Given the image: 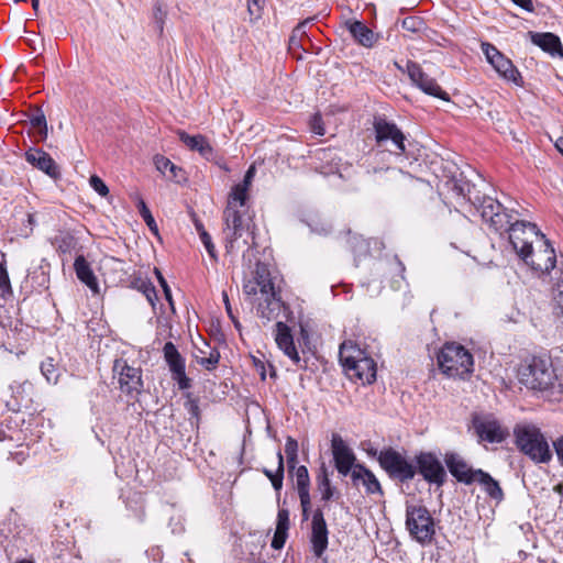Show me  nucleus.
I'll list each match as a JSON object with an SVG mask.
<instances>
[{
  "mask_svg": "<svg viewBox=\"0 0 563 563\" xmlns=\"http://www.w3.org/2000/svg\"><path fill=\"white\" fill-rule=\"evenodd\" d=\"M518 376L522 385L548 400L560 401L563 398V383L550 357L533 356L527 360L520 366Z\"/></svg>",
  "mask_w": 563,
  "mask_h": 563,
  "instance_id": "obj_1",
  "label": "nucleus"
},
{
  "mask_svg": "<svg viewBox=\"0 0 563 563\" xmlns=\"http://www.w3.org/2000/svg\"><path fill=\"white\" fill-rule=\"evenodd\" d=\"M518 449L537 463H547L552 459L549 443L541 430L532 423H520L514 429Z\"/></svg>",
  "mask_w": 563,
  "mask_h": 563,
  "instance_id": "obj_2",
  "label": "nucleus"
},
{
  "mask_svg": "<svg viewBox=\"0 0 563 563\" xmlns=\"http://www.w3.org/2000/svg\"><path fill=\"white\" fill-rule=\"evenodd\" d=\"M437 360L441 372L449 377H464L473 372V355L459 343H445Z\"/></svg>",
  "mask_w": 563,
  "mask_h": 563,
  "instance_id": "obj_3",
  "label": "nucleus"
},
{
  "mask_svg": "<svg viewBox=\"0 0 563 563\" xmlns=\"http://www.w3.org/2000/svg\"><path fill=\"white\" fill-rule=\"evenodd\" d=\"M340 361L351 378L360 380L362 384H372L376 379V363L365 354V352L355 346H345L340 349Z\"/></svg>",
  "mask_w": 563,
  "mask_h": 563,
  "instance_id": "obj_4",
  "label": "nucleus"
},
{
  "mask_svg": "<svg viewBox=\"0 0 563 563\" xmlns=\"http://www.w3.org/2000/svg\"><path fill=\"white\" fill-rule=\"evenodd\" d=\"M406 527L410 537L421 545L431 544L434 540V519L424 506L407 505Z\"/></svg>",
  "mask_w": 563,
  "mask_h": 563,
  "instance_id": "obj_5",
  "label": "nucleus"
},
{
  "mask_svg": "<svg viewBox=\"0 0 563 563\" xmlns=\"http://www.w3.org/2000/svg\"><path fill=\"white\" fill-rule=\"evenodd\" d=\"M375 142L379 147H387L388 152L401 156L406 153V136L396 123L384 117H375L373 121Z\"/></svg>",
  "mask_w": 563,
  "mask_h": 563,
  "instance_id": "obj_6",
  "label": "nucleus"
},
{
  "mask_svg": "<svg viewBox=\"0 0 563 563\" xmlns=\"http://www.w3.org/2000/svg\"><path fill=\"white\" fill-rule=\"evenodd\" d=\"M505 232H509V242L520 258L527 257L529 250L533 249V243H540L541 235H544L534 223L518 220L510 221Z\"/></svg>",
  "mask_w": 563,
  "mask_h": 563,
  "instance_id": "obj_7",
  "label": "nucleus"
},
{
  "mask_svg": "<svg viewBox=\"0 0 563 563\" xmlns=\"http://www.w3.org/2000/svg\"><path fill=\"white\" fill-rule=\"evenodd\" d=\"M223 218L225 223V250L230 254L238 253L242 249L240 239L250 229V219L245 218L234 206H227Z\"/></svg>",
  "mask_w": 563,
  "mask_h": 563,
  "instance_id": "obj_8",
  "label": "nucleus"
},
{
  "mask_svg": "<svg viewBox=\"0 0 563 563\" xmlns=\"http://www.w3.org/2000/svg\"><path fill=\"white\" fill-rule=\"evenodd\" d=\"M377 460L391 478L402 483L412 479L417 473L416 466L391 448L380 451Z\"/></svg>",
  "mask_w": 563,
  "mask_h": 563,
  "instance_id": "obj_9",
  "label": "nucleus"
},
{
  "mask_svg": "<svg viewBox=\"0 0 563 563\" xmlns=\"http://www.w3.org/2000/svg\"><path fill=\"white\" fill-rule=\"evenodd\" d=\"M477 209L481 212L482 219L488 223L494 231L500 233L507 230L516 212L514 209L509 210L504 208L498 200L492 197H484Z\"/></svg>",
  "mask_w": 563,
  "mask_h": 563,
  "instance_id": "obj_10",
  "label": "nucleus"
},
{
  "mask_svg": "<svg viewBox=\"0 0 563 563\" xmlns=\"http://www.w3.org/2000/svg\"><path fill=\"white\" fill-rule=\"evenodd\" d=\"M406 73L411 84L426 95L439 98L443 101L450 100L449 93L440 87L434 78L426 74L418 63L407 60Z\"/></svg>",
  "mask_w": 563,
  "mask_h": 563,
  "instance_id": "obj_11",
  "label": "nucleus"
},
{
  "mask_svg": "<svg viewBox=\"0 0 563 563\" xmlns=\"http://www.w3.org/2000/svg\"><path fill=\"white\" fill-rule=\"evenodd\" d=\"M521 260L534 272L549 274L555 267L556 255L550 241L545 239V235H541L538 250L536 251L534 247L529 250L527 257H521Z\"/></svg>",
  "mask_w": 563,
  "mask_h": 563,
  "instance_id": "obj_12",
  "label": "nucleus"
},
{
  "mask_svg": "<svg viewBox=\"0 0 563 563\" xmlns=\"http://www.w3.org/2000/svg\"><path fill=\"white\" fill-rule=\"evenodd\" d=\"M113 373L118 375L122 393L131 396L141 394L143 389L141 368L129 365L123 358H117L113 363Z\"/></svg>",
  "mask_w": 563,
  "mask_h": 563,
  "instance_id": "obj_13",
  "label": "nucleus"
},
{
  "mask_svg": "<svg viewBox=\"0 0 563 563\" xmlns=\"http://www.w3.org/2000/svg\"><path fill=\"white\" fill-rule=\"evenodd\" d=\"M473 428L479 440L489 443L503 442L508 432L501 427L499 421L488 413H475L472 419Z\"/></svg>",
  "mask_w": 563,
  "mask_h": 563,
  "instance_id": "obj_14",
  "label": "nucleus"
},
{
  "mask_svg": "<svg viewBox=\"0 0 563 563\" xmlns=\"http://www.w3.org/2000/svg\"><path fill=\"white\" fill-rule=\"evenodd\" d=\"M482 51L487 62L503 78L516 85H520L521 75L509 58L489 43H482Z\"/></svg>",
  "mask_w": 563,
  "mask_h": 563,
  "instance_id": "obj_15",
  "label": "nucleus"
},
{
  "mask_svg": "<svg viewBox=\"0 0 563 563\" xmlns=\"http://www.w3.org/2000/svg\"><path fill=\"white\" fill-rule=\"evenodd\" d=\"M164 358L172 373V378L178 385L181 390L191 387V380L186 375V363L185 358L180 355L177 347L173 342H166L163 347Z\"/></svg>",
  "mask_w": 563,
  "mask_h": 563,
  "instance_id": "obj_16",
  "label": "nucleus"
},
{
  "mask_svg": "<svg viewBox=\"0 0 563 563\" xmlns=\"http://www.w3.org/2000/svg\"><path fill=\"white\" fill-rule=\"evenodd\" d=\"M417 465L419 473L427 482L439 486L444 483L446 477L445 470L432 453L422 452L417 455Z\"/></svg>",
  "mask_w": 563,
  "mask_h": 563,
  "instance_id": "obj_17",
  "label": "nucleus"
},
{
  "mask_svg": "<svg viewBox=\"0 0 563 563\" xmlns=\"http://www.w3.org/2000/svg\"><path fill=\"white\" fill-rule=\"evenodd\" d=\"M329 531L323 512L320 508L316 509L311 521L310 542L312 552L317 558H321L328 548Z\"/></svg>",
  "mask_w": 563,
  "mask_h": 563,
  "instance_id": "obj_18",
  "label": "nucleus"
},
{
  "mask_svg": "<svg viewBox=\"0 0 563 563\" xmlns=\"http://www.w3.org/2000/svg\"><path fill=\"white\" fill-rule=\"evenodd\" d=\"M331 449L338 472L346 476L354 464L355 455L344 440L336 433L332 434Z\"/></svg>",
  "mask_w": 563,
  "mask_h": 563,
  "instance_id": "obj_19",
  "label": "nucleus"
},
{
  "mask_svg": "<svg viewBox=\"0 0 563 563\" xmlns=\"http://www.w3.org/2000/svg\"><path fill=\"white\" fill-rule=\"evenodd\" d=\"M25 161L53 179L60 177V170L52 156L41 148L32 147L24 154Z\"/></svg>",
  "mask_w": 563,
  "mask_h": 563,
  "instance_id": "obj_20",
  "label": "nucleus"
},
{
  "mask_svg": "<svg viewBox=\"0 0 563 563\" xmlns=\"http://www.w3.org/2000/svg\"><path fill=\"white\" fill-rule=\"evenodd\" d=\"M445 463L449 472L453 477L456 478L457 482L464 483L466 485L475 483V478L477 477V470L472 468L460 455L453 453L448 454L445 457Z\"/></svg>",
  "mask_w": 563,
  "mask_h": 563,
  "instance_id": "obj_21",
  "label": "nucleus"
},
{
  "mask_svg": "<svg viewBox=\"0 0 563 563\" xmlns=\"http://www.w3.org/2000/svg\"><path fill=\"white\" fill-rule=\"evenodd\" d=\"M275 341L278 347L287 355L295 364L300 362L299 353L295 346L290 328L283 321H277Z\"/></svg>",
  "mask_w": 563,
  "mask_h": 563,
  "instance_id": "obj_22",
  "label": "nucleus"
},
{
  "mask_svg": "<svg viewBox=\"0 0 563 563\" xmlns=\"http://www.w3.org/2000/svg\"><path fill=\"white\" fill-rule=\"evenodd\" d=\"M531 42L539 46L543 52L552 55L563 57V46L558 35L547 32L538 33L530 31L528 33Z\"/></svg>",
  "mask_w": 563,
  "mask_h": 563,
  "instance_id": "obj_23",
  "label": "nucleus"
},
{
  "mask_svg": "<svg viewBox=\"0 0 563 563\" xmlns=\"http://www.w3.org/2000/svg\"><path fill=\"white\" fill-rule=\"evenodd\" d=\"M345 26L352 37L364 47H373L378 40V35L361 21L349 20L345 22Z\"/></svg>",
  "mask_w": 563,
  "mask_h": 563,
  "instance_id": "obj_24",
  "label": "nucleus"
},
{
  "mask_svg": "<svg viewBox=\"0 0 563 563\" xmlns=\"http://www.w3.org/2000/svg\"><path fill=\"white\" fill-rule=\"evenodd\" d=\"M177 135L189 150L197 151L202 157L209 159L213 156V148L206 136L189 135L183 130H178Z\"/></svg>",
  "mask_w": 563,
  "mask_h": 563,
  "instance_id": "obj_25",
  "label": "nucleus"
},
{
  "mask_svg": "<svg viewBox=\"0 0 563 563\" xmlns=\"http://www.w3.org/2000/svg\"><path fill=\"white\" fill-rule=\"evenodd\" d=\"M74 269L77 278L84 283L93 294H99V284L90 264L82 255L75 258Z\"/></svg>",
  "mask_w": 563,
  "mask_h": 563,
  "instance_id": "obj_26",
  "label": "nucleus"
},
{
  "mask_svg": "<svg viewBox=\"0 0 563 563\" xmlns=\"http://www.w3.org/2000/svg\"><path fill=\"white\" fill-rule=\"evenodd\" d=\"M351 476L354 484H357L358 481H362V484L365 486L366 493H382V487L376 476L363 465H356L352 471Z\"/></svg>",
  "mask_w": 563,
  "mask_h": 563,
  "instance_id": "obj_27",
  "label": "nucleus"
},
{
  "mask_svg": "<svg viewBox=\"0 0 563 563\" xmlns=\"http://www.w3.org/2000/svg\"><path fill=\"white\" fill-rule=\"evenodd\" d=\"M475 483H478L485 493L496 503H500L504 499V492L499 483L483 470H477Z\"/></svg>",
  "mask_w": 563,
  "mask_h": 563,
  "instance_id": "obj_28",
  "label": "nucleus"
},
{
  "mask_svg": "<svg viewBox=\"0 0 563 563\" xmlns=\"http://www.w3.org/2000/svg\"><path fill=\"white\" fill-rule=\"evenodd\" d=\"M316 484L319 493L321 494V500L329 501L335 496L336 489L331 484L330 472L324 463H322L318 470Z\"/></svg>",
  "mask_w": 563,
  "mask_h": 563,
  "instance_id": "obj_29",
  "label": "nucleus"
},
{
  "mask_svg": "<svg viewBox=\"0 0 563 563\" xmlns=\"http://www.w3.org/2000/svg\"><path fill=\"white\" fill-rule=\"evenodd\" d=\"M257 279L258 291L262 294L264 299L280 297L279 291L276 290L273 279L271 278L269 271L264 264H257Z\"/></svg>",
  "mask_w": 563,
  "mask_h": 563,
  "instance_id": "obj_30",
  "label": "nucleus"
},
{
  "mask_svg": "<svg viewBox=\"0 0 563 563\" xmlns=\"http://www.w3.org/2000/svg\"><path fill=\"white\" fill-rule=\"evenodd\" d=\"M284 307L285 305L280 297H271L269 299H264V302L260 303L258 313L266 322H271L278 318Z\"/></svg>",
  "mask_w": 563,
  "mask_h": 563,
  "instance_id": "obj_31",
  "label": "nucleus"
},
{
  "mask_svg": "<svg viewBox=\"0 0 563 563\" xmlns=\"http://www.w3.org/2000/svg\"><path fill=\"white\" fill-rule=\"evenodd\" d=\"M154 163L158 172L163 175L167 176L170 179L180 180V175L183 174V169L175 165L170 159L165 156L156 155L154 157Z\"/></svg>",
  "mask_w": 563,
  "mask_h": 563,
  "instance_id": "obj_32",
  "label": "nucleus"
},
{
  "mask_svg": "<svg viewBox=\"0 0 563 563\" xmlns=\"http://www.w3.org/2000/svg\"><path fill=\"white\" fill-rule=\"evenodd\" d=\"M132 288L141 291L147 299V301L155 307V300L157 299L156 289L153 283L147 278L135 277L131 282Z\"/></svg>",
  "mask_w": 563,
  "mask_h": 563,
  "instance_id": "obj_33",
  "label": "nucleus"
},
{
  "mask_svg": "<svg viewBox=\"0 0 563 563\" xmlns=\"http://www.w3.org/2000/svg\"><path fill=\"white\" fill-rule=\"evenodd\" d=\"M295 479H296V488L298 496L299 495H310V477L308 468L303 465L298 466L294 471Z\"/></svg>",
  "mask_w": 563,
  "mask_h": 563,
  "instance_id": "obj_34",
  "label": "nucleus"
},
{
  "mask_svg": "<svg viewBox=\"0 0 563 563\" xmlns=\"http://www.w3.org/2000/svg\"><path fill=\"white\" fill-rule=\"evenodd\" d=\"M41 372L48 383L56 384L58 382L59 369L53 363L52 358L42 362Z\"/></svg>",
  "mask_w": 563,
  "mask_h": 563,
  "instance_id": "obj_35",
  "label": "nucleus"
},
{
  "mask_svg": "<svg viewBox=\"0 0 563 563\" xmlns=\"http://www.w3.org/2000/svg\"><path fill=\"white\" fill-rule=\"evenodd\" d=\"M137 209H139L140 216L143 218V220L145 221V223L150 228V230L154 233H157L158 228L155 222V219L152 216L150 209L147 208L145 201L142 198H140L137 201Z\"/></svg>",
  "mask_w": 563,
  "mask_h": 563,
  "instance_id": "obj_36",
  "label": "nucleus"
},
{
  "mask_svg": "<svg viewBox=\"0 0 563 563\" xmlns=\"http://www.w3.org/2000/svg\"><path fill=\"white\" fill-rule=\"evenodd\" d=\"M247 192L244 189H241L239 186H233L232 190L228 198V205L227 206H234L236 208L238 206L243 207L245 205V201L247 199Z\"/></svg>",
  "mask_w": 563,
  "mask_h": 563,
  "instance_id": "obj_37",
  "label": "nucleus"
},
{
  "mask_svg": "<svg viewBox=\"0 0 563 563\" xmlns=\"http://www.w3.org/2000/svg\"><path fill=\"white\" fill-rule=\"evenodd\" d=\"M219 360H220V353L216 349L211 350V352L209 353L208 356H201V357L197 356L198 364H200L207 371L214 369L219 363Z\"/></svg>",
  "mask_w": 563,
  "mask_h": 563,
  "instance_id": "obj_38",
  "label": "nucleus"
},
{
  "mask_svg": "<svg viewBox=\"0 0 563 563\" xmlns=\"http://www.w3.org/2000/svg\"><path fill=\"white\" fill-rule=\"evenodd\" d=\"M31 125L40 130L43 137L47 136V122L43 111L37 110L30 119Z\"/></svg>",
  "mask_w": 563,
  "mask_h": 563,
  "instance_id": "obj_39",
  "label": "nucleus"
},
{
  "mask_svg": "<svg viewBox=\"0 0 563 563\" xmlns=\"http://www.w3.org/2000/svg\"><path fill=\"white\" fill-rule=\"evenodd\" d=\"M263 0H247V12L251 22L257 21L262 18Z\"/></svg>",
  "mask_w": 563,
  "mask_h": 563,
  "instance_id": "obj_40",
  "label": "nucleus"
},
{
  "mask_svg": "<svg viewBox=\"0 0 563 563\" xmlns=\"http://www.w3.org/2000/svg\"><path fill=\"white\" fill-rule=\"evenodd\" d=\"M89 184L91 188L98 192L101 197H107L109 195V188L106 183L97 175H92L89 178Z\"/></svg>",
  "mask_w": 563,
  "mask_h": 563,
  "instance_id": "obj_41",
  "label": "nucleus"
},
{
  "mask_svg": "<svg viewBox=\"0 0 563 563\" xmlns=\"http://www.w3.org/2000/svg\"><path fill=\"white\" fill-rule=\"evenodd\" d=\"M153 19H154V22H155L159 33L162 34L163 30H164L165 19H166V12L162 9V5L159 2H156L154 5Z\"/></svg>",
  "mask_w": 563,
  "mask_h": 563,
  "instance_id": "obj_42",
  "label": "nucleus"
},
{
  "mask_svg": "<svg viewBox=\"0 0 563 563\" xmlns=\"http://www.w3.org/2000/svg\"><path fill=\"white\" fill-rule=\"evenodd\" d=\"M401 26L407 31L416 33L422 27V21L417 16H407L402 20Z\"/></svg>",
  "mask_w": 563,
  "mask_h": 563,
  "instance_id": "obj_43",
  "label": "nucleus"
},
{
  "mask_svg": "<svg viewBox=\"0 0 563 563\" xmlns=\"http://www.w3.org/2000/svg\"><path fill=\"white\" fill-rule=\"evenodd\" d=\"M289 529V511L280 508L277 514L276 530L287 532Z\"/></svg>",
  "mask_w": 563,
  "mask_h": 563,
  "instance_id": "obj_44",
  "label": "nucleus"
},
{
  "mask_svg": "<svg viewBox=\"0 0 563 563\" xmlns=\"http://www.w3.org/2000/svg\"><path fill=\"white\" fill-rule=\"evenodd\" d=\"M243 291L246 296H255L258 292L257 268L254 277L243 284Z\"/></svg>",
  "mask_w": 563,
  "mask_h": 563,
  "instance_id": "obj_45",
  "label": "nucleus"
},
{
  "mask_svg": "<svg viewBox=\"0 0 563 563\" xmlns=\"http://www.w3.org/2000/svg\"><path fill=\"white\" fill-rule=\"evenodd\" d=\"M0 289L3 295L12 292L9 274L2 264H0Z\"/></svg>",
  "mask_w": 563,
  "mask_h": 563,
  "instance_id": "obj_46",
  "label": "nucleus"
},
{
  "mask_svg": "<svg viewBox=\"0 0 563 563\" xmlns=\"http://www.w3.org/2000/svg\"><path fill=\"white\" fill-rule=\"evenodd\" d=\"M310 129L317 135H324L325 130L323 126L322 118L319 113H316L310 120Z\"/></svg>",
  "mask_w": 563,
  "mask_h": 563,
  "instance_id": "obj_47",
  "label": "nucleus"
},
{
  "mask_svg": "<svg viewBox=\"0 0 563 563\" xmlns=\"http://www.w3.org/2000/svg\"><path fill=\"white\" fill-rule=\"evenodd\" d=\"M200 240L201 242L203 243L208 254L212 257V258H217L216 256V247H214V244L212 243V240H211V236L208 232H206L205 230H202L200 232Z\"/></svg>",
  "mask_w": 563,
  "mask_h": 563,
  "instance_id": "obj_48",
  "label": "nucleus"
},
{
  "mask_svg": "<svg viewBox=\"0 0 563 563\" xmlns=\"http://www.w3.org/2000/svg\"><path fill=\"white\" fill-rule=\"evenodd\" d=\"M284 467L282 466L279 470H277V477L276 478H272V486L276 493V497H277V501H279V497H280V490L283 488V484H284Z\"/></svg>",
  "mask_w": 563,
  "mask_h": 563,
  "instance_id": "obj_49",
  "label": "nucleus"
},
{
  "mask_svg": "<svg viewBox=\"0 0 563 563\" xmlns=\"http://www.w3.org/2000/svg\"><path fill=\"white\" fill-rule=\"evenodd\" d=\"M300 506L302 510V519L308 520L309 512L311 508V497L310 495H299Z\"/></svg>",
  "mask_w": 563,
  "mask_h": 563,
  "instance_id": "obj_50",
  "label": "nucleus"
},
{
  "mask_svg": "<svg viewBox=\"0 0 563 563\" xmlns=\"http://www.w3.org/2000/svg\"><path fill=\"white\" fill-rule=\"evenodd\" d=\"M287 538V532L275 530L273 540H272V548L279 550L284 547Z\"/></svg>",
  "mask_w": 563,
  "mask_h": 563,
  "instance_id": "obj_51",
  "label": "nucleus"
},
{
  "mask_svg": "<svg viewBox=\"0 0 563 563\" xmlns=\"http://www.w3.org/2000/svg\"><path fill=\"white\" fill-rule=\"evenodd\" d=\"M222 298H223L225 311H227L229 318L232 320V322L234 323L235 328L239 329L240 328V322L236 319L235 314L233 313V310H232V307H231V303H230V299H229V296H228L227 291H222Z\"/></svg>",
  "mask_w": 563,
  "mask_h": 563,
  "instance_id": "obj_52",
  "label": "nucleus"
},
{
  "mask_svg": "<svg viewBox=\"0 0 563 563\" xmlns=\"http://www.w3.org/2000/svg\"><path fill=\"white\" fill-rule=\"evenodd\" d=\"M285 454L286 456H296L298 455V442L291 437L286 439L285 443Z\"/></svg>",
  "mask_w": 563,
  "mask_h": 563,
  "instance_id": "obj_53",
  "label": "nucleus"
},
{
  "mask_svg": "<svg viewBox=\"0 0 563 563\" xmlns=\"http://www.w3.org/2000/svg\"><path fill=\"white\" fill-rule=\"evenodd\" d=\"M159 285L163 288L165 299L168 301L170 308L174 310V301H173V297H172V290L166 282V279L164 278V276H159Z\"/></svg>",
  "mask_w": 563,
  "mask_h": 563,
  "instance_id": "obj_54",
  "label": "nucleus"
},
{
  "mask_svg": "<svg viewBox=\"0 0 563 563\" xmlns=\"http://www.w3.org/2000/svg\"><path fill=\"white\" fill-rule=\"evenodd\" d=\"M553 448L555 450L558 460L563 465V435L553 441Z\"/></svg>",
  "mask_w": 563,
  "mask_h": 563,
  "instance_id": "obj_55",
  "label": "nucleus"
},
{
  "mask_svg": "<svg viewBox=\"0 0 563 563\" xmlns=\"http://www.w3.org/2000/svg\"><path fill=\"white\" fill-rule=\"evenodd\" d=\"M316 156L320 161L333 159L334 152L330 148H320L316 151Z\"/></svg>",
  "mask_w": 563,
  "mask_h": 563,
  "instance_id": "obj_56",
  "label": "nucleus"
},
{
  "mask_svg": "<svg viewBox=\"0 0 563 563\" xmlns=\"http://www.w3.org/2000/svg\"><path fill=\"white\" fill-rule=\"evenodd\" d=\"M516 5L522 8L527 12H533L534 5L532 0H511Z\"/></svg>",
  "mask_w": 563,
  "mask_h": 563,
  "instance_id": "obj_57",
  "label": "nucleus"
},
{
  "mask_svg": "<svg viewBox=\"0 0 563 563\" xmlns=\"http://www.w3.org/2000/svg\"><path fill=\"white\" fill-rule=\"evenodd\" d=\"M253 363H254V366H255L256 371L258 372L261 378L264 380L266 378V371H265L264 362L261 361L260 358L253 357Z\"/></svg>",
  "mask_w": 563,
  "mask_h": 563,
  "instance_id": "obj_58",
  "label": "nucleus"
},
{
  "mask_svg": "<svg viewBox=\"0 0 563 563\" xmlns=\"http://www.w3.org/2000/svg\"><path fill=\"white\" fill-rule=\"evenodd\" d=\"M308 22H309V20H306V21L299 23L295 27V30L292 32L291 40H294V37H296V36H301V35H303L306 33V25L308 24Z\"/></svg>",
  "mask_w": 563,
  "mask_h": 563,
  "instance_id": "obj_59",
  "label": "nucleus"
},
{
  "mask_svg": "<svg viewBox=\"0 0 563 563\" xmlns=\"http://www.w3.org/2000/svg\"><path fill=\"white\" fill-rule=\"evenodd\" d=\"M286 459H287L288 471L291 473V472H294L297 468L298 455H296V456H286Z\"/></svg>",
  "mask_w": 563,
  "mask_h": 563,
  "instance_id": "obj_60",
  "label": "nucleus"
},
{
  "mask_svg": "<svg viewBox=\"0 0 563 563\" xmlns=\"http://www.w3.org/2000/svg\"><path fill=\"white\" fill-rule=\"evenodd\" d=\"M561 323L563 324V294L558 295V312Z\"/></svg>",
  "mask_w": 563,
  "mask_h": 563,
  "instance_id": "obj_61",
  "label": "nucleus"
},
{
  "mask_svg": "<svg viewBox=\"0 0 563 563\" xmlns=\"http://www.w3.org/2000/svg\"><path fill=\"white\" fill-rule=\"evenodd\" d=\"M561 323L563 324V294L558 295V312Z\"/></svg>",
  "mask_w": 563,
  "mask_h": 563,
  "instance_id": "obj_62",
  "label": "nucleus"
},
{
  "mask_svg": "<svg viewBox=\"0 0 563 563\" xmlns=\"http://www.w3.org/2000/svg\"><path fill=\"white\" fill-rule=\"evenodd\" d=\"M255 173H256V169H255V166L252 165L249 167V169L246 170L245 175H244V178L250 180L251 183L253 181L254 177H255Z\"/></svg>",
  "mask_w": 563,
  "mask_h": 563,
  "instance_id": "obj_63",
  "label": "nucleus"
},
{
  "mask_svg": "<svg viewBox=\"0 0 563 563\" xmlns=\"http://www.w3.org/2000/svg\"><path fill=\"white\" fill-rule=\"evenodd\" d=\"M262 473L272 482V478H276L277 477V470L275 472L264 467L262 470Z\"/></svg>",
  "mask_w": 563,
  "mask_h": 563,
  "instance_id": "obj_64",
  "label": "nucleus"
}]
</instances>
